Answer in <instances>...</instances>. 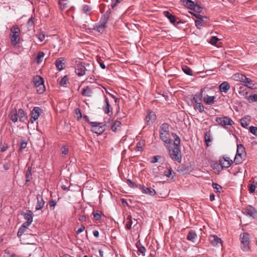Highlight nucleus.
<instances>
[{
    "instance_id": "obj_52",
    "label": "nucleus",
    "mask_w": 257,
    "mask_h": 257,
    "mask_svg": "<svg viewBox=\"0 0 257 257\" xmlns=\"http://www.w3.org/2000/svg\"><path fill=\"white\" fill-rule=\"evenodd\" d=\"M173 172V170L171 168H170L169 169H168L167 171H165L164 172V174L165 176L167 177H170L171 176Z\"/></svg>"
},
{
    "instance_id": "obj_63",
    "label": "nucleus",
    "mask_w": 257,
    "mask_h": 257,
    "mask_svg": "<svg viewBox=\"0 0 257 257\" xmlns=\"http://www.w3.org/2000/svg\"><path fill=\"white\" fill-rule=\"evenodd\" d=\"M160 158L158 156H155L153 157L152 160H151V163L154 164L158 161L159 158Z\"/></svg>"
},
{
    "instance_id": "obj_13",
    "label": "nucleus",
    "mask_w": 257,
    "mask_h": 257,
    "mask_svg": "<svg viewBox=\"0 0 257 257\" xmlns=\"http://www.w3.org/2000/svg\"><path fill=\"white\" fill-rule=\"evenodd\" d=\"M124 223L126 229H130L132 226H135L138 223L137 220L133 219L131 215H128L124 220Z\"/></svg>"
},
{
    "instance_id": "obj_38",
    "label": "nucleus",
    "mask_w": 257,
    "mask_h": 257,
    "mask_svg": "<svg viewBox=\"0 0 257 257\" xmlns=\"http://www.w3.org/2000/svg\"><path fill=\"white\" fill-rule=\"evenodd\" d=\"M109 20V17L108 16H107V15H103L101 18V19L100 20V23H102V24H104V25H107V22Z\"/></svg>"
},
{
    "instance_id": "obj_41",
    "label": "nucleus",
    "mask_w": 257,
    "mask_h": 257,
    "mask_svg": "<svg viewBox=\"0 0 257 257\" xmlns=\"http://www.w3.org/2000/svg\"><path fill=\"white\" fill-rule=\"evenodd\" d=\"M238 93L242 96H246L247 94V92L244 88V87H240L238 90Z\"/></svg>"
},
{
    "instance_id": "obj_57",
    "label": "nucleus",
    "mask_w": 257,
    "mask_h": 257,
    "mask_svg": "<svg viewBox=\"0 0 257 257\" xmlns=\"http://www.w3.org/2000/svg\"><path fill=\"white\" fill-rule=\"evenodd\" d=\"M144 144L143 142L140 141L137 144V147L139 151H142L143 150V145Z\"/></svg>"
},
{
    "instance_id": "obj_32",
    "label": "nucleus",
    "mask_w": 257,
    "mask_h": 257,
    "mask_svg": "<svg viewBox=\"0 0 257 257\" xmlns=\"http://www.w3.org/2000/svg\"><path fill=\"white\" fill-rule=\"evenodd\" d=\"M194 109L196 110H198L199 112H202L203 111H204V107L201 102L196 103V104L194 106Z\"/></svg>"
},
{
    "instance_id": "obj_64",
    "label": "nucleus",
    "mask_w": 257,
    "mask_h": 257,
    "mask_svg": "<svg viewBox=\"0 0 257 257\" xmlns=\"http://www.w3.org/2000/svg\"><path fill=\"white\" fill-rule=\"evenodd\" d=\"M31 223L32 222L26 221L24 222L21 226L27 229L31 224Z\"/></svg>"
},
{
    "instance_id": "obj_60",
    "label": "nucleus",
    "mask_w": 257,
    "mask_h": 257,
    "mask_svg": "<svg viewBox=\"0 0 257 257\" xmlns=\"http://www.w3.org/2000/svg\"><path fill=\"white\" fill-rule=\"evenodd\" d=\"M83 10L86 14H88V13L90 11V8L88 5H84L83 7Z\"/></svg>"
},
{
    "instance_id": "obj_28",
    "label": "nucleus",
    "mask_w": 257,
    "mask_h": 257,
    "mask_svg": "<svg viewBox=\"0 0 257 257\" xmlns=\"http://www.w3.org/2000/svg\"><path fill=\"white\" fill-rule=\"evenodd\" d=\"M180 1L184 6L190 10H192L194 7L195 3L191 0H180Z\"/></svg>"
},
{
    "instance_id": "obj_19",
    "label": "nucleus",
    "mask_w": 257,
    "mask_h": 257,
    "mask_svg": "<svg viewBox=\"0 0 257 257\" xmlns=\"http://www.w3.org/2000/svg\"><path fill=\"white\" fill-rule=\"evenodd\" d=\"M243 213L247 215L253 217L256 215L257 212L254 208L249 206L244 209Z\"/></svg>"
},
{
    "instance_id": "obj_14",
    "label": "nucleus",
    "mask_w": 257,
    "mask_h": 257,
    "mask_svg": "<svg viewBox=\"0 0 257 257\" xmlns=\"http://www.w3.org/2000/svg\"><path fill=\"white\" fill-rule=\"evenodd\" d=\"M139 188L143 194L151 196H154L156 194V191L151 187L147 188L144 185H139Z\"/></svg>"
},
{
    "instance_id": "obj_22",
    "label": "nucleus",
    "mask_w": 257,
    "mask_h": 257,
    "mask_svg": "<svg viewBox=\"0 0 257 257\" xmlns=\"http://www.w3.org/2000/svg\"><path fill=\"white\" fill-rule=\"evenodd\" d=\"M65 59L63 57H60L57 59L55 61V65L57 69L59 71L62 70L64 68Z\"/></svg>"
},
{
    "instance_id": "obj_5",
    "label": "nucleus",
    "mask_w": 257,
    "mask_h": 257,
    "mask_svg": "<svg viewBox=\"0 0 257 257\" xmlns=\"http://www.w3.org/2000/svg\"><path fill=\"white\" fill-rule=\"evenodd\" d=\"M11 34L10 35L11 44L17 45L19 43L20 30L17 25H14L11 29Z\"/></svg>"
},
{
    "instance_id": "obj_40",
    "label": "nucleus",
    "mask_w": 257,
    "mask_h": 257,
    "mask_svg": "<svg viewBox=\"0 0 257 257\" xmlns=\"http://www.w3.org/2000/svg\"><path fill=\"white\" fill-rule=\"evenodd\" d=\"M59 5H60L61 9H64L67 7V0H59Z\"/></svg>"
},
{
    "instance_id": "obj_29",
    "label": "nucleus",
    "mask_w": 257,
    "mask_h": 257,
    "mask_svg": "<svg viewBox=\"0 0 257 257\" xmlns=\"http://www.w3.org/2000/svg\"><path fill=\"white\" fill-rule=\"evenodd\" d=\"M33 82L35 86L37 87L40 84L44 83V80L42 77L37 75L33 78Z\"/></svg>"
},
{
    "instance_id": "obj_20",
    "label": "nucleus",
    "mask_w": 257,
    "mask_h": 257,
    "mask_svg": "<svg viewBox=\"0 0 257 257\" xmlns=\"http://www.w3.org/2000/svg\"><path fill=\"white\" fill-rule=\"evenodd\" d=\"M219 88L221 92L227 93L230 88L229 84L227 81H224L219 85Z\"/></svg>"
},
{
    "instance_id": "obj_44",
    "label": "nucleus",
    "mask_w": 257,
    "mask_h": 257,
    "mask_svg": "<svg viewBox=\"0 0 257 257\" xmlns=\"http://www.w3.org/2000/svg\"><path fill=\"white\" fill-rule=\"evenodd\" d=\"M75 114L78 120H80L82 117L80 109L78 108L75 109Z\"/></svg>"
},
{
    "instance_id": "obj_59",
    "label": "nucleus",
    "mask_w": 257,
    "mask_h": 257,
    "mask_svg": "<svg viewBox=\"0 0 257 257\" xmlns=\"http://www.w3.org/2000/svg\"><path fill=\"white\" fill-rule=\"evenodd\" d=\"M182 24H183V22H182L181 20H179L178 21H177V20L176 22L173 23L172 24H173L175 27L177 28H180V27L179 25Z\"/></svg>"
},
{
    "instance_id": "obj_51",
    "label": "nucleus",
    "mask_w": 257,
    "mask_h": 257,
    "mask_svg": "<svg viewBox=\"0 0 257 257\" xmlns=\"http://www.w3.org/2000/svg\"><path fill=\"white\" fill-rule=\"evenodd\" d=\"M68 81V78L66 76H65L61 79L60 81V85L61 86H64L65 84L67 83Z\"/></svg>"
},
{
    "instance_id": "obj_10",
    "label": "nucleus",
    "mask_w": 257,
    "mask_h": 257,
    "mask_svg": "<svg viewBox=\"0 0 257 257\" xmlns=\"http://www.w3.org/2000/svg\"><path fill=\"white\" fill-rule=\"evenodd\" d=\"M86 69L82 62L79 61L75 67V72L78 76H82L85 74Z\"/></svg>"
},
{
    "instance_id": "obj_43",
    "label": "nucleus",
    "mask_w": 257,
    "mask_h": 257,
    "mask_svg": "<svg viewBox=\"0 0 257 257\" xmlns=\"http://www.w3.org/2000/svg\"><path fill=\"white\" fill-rule=\"evenodd\" d=\"M93 217L95 220H99L101 218V212L97 211L96 212H93Z\"/></svg>"
},
{
    "instance_id": "obj_27",
    "label": "nucleus",
    "mask_w": 257,
    "mask_h": 257,
    "mask_svg": "<svg viewBox=\"0 0 257 257\" xmlns=\"http://www.w3.org/2000/svg\"><path fill=\"white\" fill-rule=\"evenodd\" d=\"M197 238V235L194 230H190L187 236V240L192 241V242H195L196 239Z\"/></svg>"
},
{
    "instance_id": "obj_21",
    "label": "nucleus",
    "mask_w": 257,
    "mask_h": 257,
    "mask_svg": "<svg viewBox=\"0 0 257 257\" xmlns=\"http://www.w3.org/2000/svg\"><path fill=\"white\" fill-rule=\"evenodd\" d=\"M164 16L166 17L171 24L175 22L177 20H179L175 16L171 14L169 11H165L163 12Z\"/></svg>"
},
{
    "instance_id": "obj_45",
    "label": "nucleus",
    "mask_w": 257,
    "mask_h": 257,
    "mask_svg": "<svg viewBox=\"0 0 257 257\" xmlns=\"http://www.w3.org/2000/svg\"><path fill=\"white\" fill-rule=\"evenodd\" d=\"M126 181H127V183L128 185L131 188H135L139 187V185H137V184H136L130 179H127Z\"/></svg>"
},
{
    "instance_id": "obj_54",
    "label": "nucleus",
    "mask_w": 257,
    "mask_h": 257,
    "mask_svg": "<svg viewBox=\"0 0 257 257\" xmlns=\"http://www.w3.org/2000/svg\"><path fill=\"white\" fill-rule=\"evenodd\" d=\"M11 164L10 162H5L3 164V168L6 171L9 170L11 168Z\"/></svg>"
},
{
    "instance_id": "obj_16",
    "label": "nucleus",
    "mask_w": 257,
    "mask_h": 257,
    "mask_svg": "<svg viewBox=\"0 0 257 257\" xmlns=\"http://www.w3.org/2000/svg\"><path fill=\"white\" fill-rule=\"evenodd\" d=\"M156 119V115L154 112H148L146 117V121L147 125L152 124Z\"/></svg>"
},
{
    "instance_id": "obj_23",
    "label": "nucleus",
    "mask_w": 257,
    "mask_h": 257,
    "mask_svg": "<svg viewBox=\"0 0 257 257\" xmlns=\"http://www.w3.org/2000/svg\"><path fill=\"white\" fill-rule=\"evenodd\" d=\"M107 25L100 22L95 24L93 27V29L97 32L102 33L106 28Z\"/></svg>"
},
{
    "instance_id": "obj_30",
    "label": "nucleus",
    "mask_w": 257,
    "mask_h": 257,
    "mask_svg": "<svg viewBox=\"0 0 257 257\" xmlns=\"http://www.w3.org/2000/svg\"><path fill=\"white\" fill-rule=\"evenodd\" d=\"M203 89L196 93L193 96V100L195 103L201 102L202 97Z\"/></svg>"
},
{
    "instance_id": "obj_7",
    "label": "nucleus",
    "mask_w": 257,
    "mask_h": 257,
    "mask_svg": "<svg viewBox=\"0 0 257 257\" xmlns=\"http://www.w3.org/2000/svg\"><path fill=\"white\" fill-rule=\"evenodd\" d=\"M245 149L242 145H237L236 155L234 159V162L236 164H239L242 162L245 157Z\"/></svg>"
},
{
    "instance_id": "obj_47",
    "label": "nucleus",
    "mask_w": 257,
    "mask_h": 257,
    "mask_svg": "<svg viewBox=\"0 0 257 257\" xmlns=\"http://www.w3.org/2000/svg\"><path fill=\"white\" fill-rule=\"evenodd\" d=\"M26 229L24 227H23L22 226H21L18 230V233H17V236L19 237H21V236L23 235V234L25 232Z\"/></svg>"
},
{
    "instance_id": "obj_3",
    "label": "nucleus",
    "mask_w": 257,
    "mask_h": 257,
    "mask_svg": "<svg viewBox=\"0 0 257 257\" xmlns=\"http://www.w3.org/2000/svg\"><path fill=\"white\" fill-rule=\"evenodd\" d=\"M9 116L11 120L13 122H16L18 120V119H19L20 121L24 122L26 117V114L23 109L20 108L18 110H12L10 112Z\"/></svg>"
},
{
    "instance_id": "obj_4",
    "label": "nucleus",
    "mask_w": 257,
    "mask_h": 257,
    "mask_svg": "<svg viewBox=\"0 0 257 257\" xmlns=\"http://www.w3.org/2000/svg\"><path fill=\"white\" fill-rule=\"evenodd\" d=\"M241 248L243 251L250 250V235L247 232H243L240 235Z\"/></svg>"
},
{
    "instance_id": "obj_62",
    "label": "nucleus",
    "mask_w": 257,
    "mask_h": 257,
    "mask_svg": "<svg viewBox=\"0 0 257 257\" xmlns=\"http://www.w3.org/2000/svg\"><path fill=\"white\" fill-rule=\"evenodd\" d=\"M27 143L25 142H23L20 144L19 150L22 151L26 148Z\"/></svg>"
},
{
    "instance_id": "obj_18",
    "label": "nucleus",
    "mask_w": 257,
    "mask_h": 257,
    "mask_svg": "<svg viewBox=\"0 0 257 257\" xmlns=\"http://www.w3.org/2000/svg\"><path fill=\"white\" fill-rule=\"evenodd\" d=\"M102 109L105 113L108 114L112 111V108L109 104L108 99L105 95H104V104L102 106Z\"/></svg>"
},
{
    "instance_id": "obj_24",
    "label": "nucleus",
    "mask_w": 257,
    "mask_h": 257,
    "mask_svg": "<svg viewBox=\"0 0 257 257\" xmlns=\"http://www.w3.org/2000/svg\"><path fill=\"white\" fill-rule=\"evenodd\" d=\"M215 98L214 96H209L207 94L203 97V101L207 105H212L214 103Z\"/></svg>"
},
{
    "instance_id": "obj_25",
    "label": "nucleus",
    "mask_w": 257,
    "mask_h": 257,
    "mask_svg": "<svg viewBox=\"0 0 257 257\" xmlns=\"http://www.w3.org/2000/svg\"><path fill=\"white\" fill-rule=\"evenodd\" d=\"M21 214L24 216V218L27 220V221L30 222H33V216L32 211L31 210H28L26 212L23 211Z\"/></svg>"
},
{
    "instance_id": "obj_33",
    "label": "nucleus",
    "mask_w": 257,
    "mask_h": 257,
    "mask_svg": "<svg viewBox=\"0 0 257 257\" xmlns=\"http://www.w3.org/2000/svg\"><path fill=\"white\" fill-rule=\"evenodd\" d=\"M182 70L186 74L188 75H193L192 70L187 66H183L182 67Z\"/></svg>"
},
{
    "instance_id": "obj_35",
    "label": "nucleus",
    "mask_w": 257,
    "mask_h": 257,
    "mask_svg": "<svg viewBox=\"0 0 257 257\" xmlns=\"http://www.w3.org/2000/svg\"><path fill=\"white\" fill-rule=\"evenodd\" d=\"M36 87L37 91L39 94H42L45 91V87L44 86V83H42Z\"/></svg>"
},
{
    "instance_id": "obj_61",
    "label": "nucleus",
    "mask_w": 257,
    "mask_h": 257,
    "mask_svg": "<svg viewBox=\"0 0 257 257\" xmlns=\"http://www.w3.org/2000/svg\"><path fill=\"white\" fill-rule=\"evenodd\" d=\"M194 8H192V10H194L195 11H197L198 12H200L202 10V8L200 7L198 5L195 3V6Z\"/></svg>"
},
{
    "instance_id": "obj_49",
    "label": "nucleus",
    "mask_w": 257,
    "mask_h": 257,
    "mask_svg": "<svg viewBox=\"0 0 257 257\" xmlns=\"http://www.w3.org/2000/svg\"><path fill=\"white\" fill-rule=\"evenodd\" d=\"M62 153L64 155H66L69 152V149L67 146H63L61 148Z\"/></svg>"
},
{
    "instance_id": "obj_15",
    "label": "nucleus",
    "mask_w": 257,
    "mask_h": 257,
    "mask_svg": "<svg viewBox=\"0 0 257 257\" xmlns=\"http://www.w3.org/2000/svg\"><path fill=\"white\" fill-rule=\"evenodd\" d=\"M209 240L212 245L219 246L222 245V240L216 235H210L209 237Z\"/></svg>"
},
{
    "instance_id": "obj_8",
    "label": "nucleus",
    "mask_w": 257,
    "mask_h": 257,
    "mask_svg": "<svg viewBox=\"0 0 257 257\" xmlns=\"http://www.w3.org/2000/svg\"><path fill=\"white\" fill-rule=\"evenodd\" d=\"M219 163V164L216 165L217 167H214V169H218V171H221L223 168H228L231 166L232 161L229 157H223L220 159Z\"/></svg>"
},
{
    "instance_id": "obj_56",
    "label": "nucleus",
    "mask_w": 257,
    "mask_h": 257,
    "mask_svg": "<svg viewBox=\"0 0 257 257\" xmlns=\"http://www.w3.org/2000/svg\"><path fill=\"white\" fill-rule=\"evenodd\" d=\"M57 202L54 200H51L49 202V205L51 210H54L55 206L56 205Z\"/></svg>"
},
{
    "instance_id": "obj_48",
    "label": "nucleus",
    "mask_w": 257,
    "mask_h": 257,
    "mask_svg": "<svg viewBox=\"0 0 257 257\" xmlns=\"http://www.w3.org/2000/svg\"><path fill=\"white\" fill-rule=\"evenodd\" d=\"M122 0H111V7L114 9Z\"/></svg>"
},
{
    "instance_id": "obj_31",
    "label": "nucleus",
    "mask_w": 257,
    "mask_h": 257,
    "mask_svg": "<svg viewBox=\"0 0 257 257\" xmlns=\"http://www.w3.org/2000/svg\"><path fill=\"white\" fill-rule=\"evenodd\" d=\"M44 56V52L42 51H40L38 52L36 57V61L38 64H40L42 62Z\"/></svg>"
},
{
    "instance_id": "obj_12",
    "label": "nucleus",
    "mask_w": 257,
    "mask_h": 257,
    "mask_svg": "<svg viewBox=\"0 0 257 257\" xmlns=\"http://www.w3.org/2000/svg\"><path fill=\"white\" fill-rule=\"evenodd\" d=\"M42 109L39 107H35L31 112L30 122L33 123L40 116Z\"/></svg>"
},
{
    "instance_id": "obj_6",
    "label": "nucleus",
    "mask_w": 257,
    "mask_h": 257,
    "mask_svg": "<svg viewBox=\"0 0 257 257\" xmlns=\"http://www.w3.org/2000/svg\"><path fill=\"white\" fill-rule=\"evenodd\" d=\"M232 79L236 81H240L244 84V86L249 88H253L254 84L251 83V79L247 78L244 75L238 73H235L232 76Z\"/></svg>"
},
{
    "instance_id": "obj_1",
    "label": "nucleus",
    "mask_w": 257,
    "mask_h": 257,
    "mask_svg": "<svg viewBox=\"0 0 257 257\" xmlns=\"http://www.w3.org/2000/svg\"><path fill=\"white\" fill-rule=\"evenodd\" d=\"M172 136L175 140L172 146L169 148V155L173 161L180 163L182 161V156L179 148L180 139L175 133H172Z\"/></svg>"
},
{
    "instance_id": "obj_55",
    "label": "nucleus",
    "mask_w": 257,
    "mask_h": 257,
    "mask_svg": "<svg viewBox=\"0 0 257 257\" xmlns=\"http://www.w3.org/2000/svg\"><path fill=\"white\" fill-rule=\"evenodd\" d=\"M36 37L39 39L40 42L43 41L45 38V35L42 33L37 34Z\"/></svg>"
},
{
    "instance_id": "obj_46",
    "label": "nucleus",
    "mask_w": 257,
    "mask_h": 257,
    "mask_svg": "<svg viewBox=\"0 0 257 257\" xmlns=\"http://www.w3.org/2000/svg\"><path fill=\"white\" fill-rule=\"evenodd\" d=\"M247 100L249 102H255L257 101V94H254L249 96L247 97Z\"/></svg>"
},
{
    "instance_id": "obj_34",
    "label": "nucleus",
    "mask_w": 257,
    "mask_h": 257,
    "mask_svg": "<svg viewBox=\"0 0 257 257\" xmlns=\"http://www.w3.org/2000/svg\"><path fill=\"white\" fill-rule=\"evenodd\" d=\"M137 247L138 250L142 254L143 256L145 255L146 248L141 243H137Z\"/></svg>"
},
{
    "instance_id": "obj_11",
    "label": "nucleus",
    "mask_w": 257,
    "mask_h": 257,
    "mask_svg": "<svg viewBox=\"0 0 257 257\" xmlns=\"http://www.w3.org/2000/svg\"><path fill=\"white\" fill-rule=\"evenodd\" d=\"M91 125V131L95 134H101L104 131V128L103 126H100V123L97 122H90Z\"/></svg>"
},
{
    "instance_id": "obj_37",
    "label": "nucleus",
    "mask_w": 257,
    "mask_h": 257,
    "mask_svg": "<svg viewBox=\"0 0 257 257\" xmlns=\"http://www.w3.org/2000/svg\"><path fill=\"white\" fill-rule=\"evenodd\" d=\"M121 122L119 121L116 120L113 123V125L111 126V130L113 132H115L117 131V127L120 126Z\"/></svg>"
},
{
    "instance_id": "obj_53",
    "label": "nucleus",
    "mask_w": 257,
    "mask_h": 257,
    "mask_svg": "<svg viewBox=\"0 0 257 257\" xmlns=\"http://www.w3.org/2000/svg\"><path fill=\"white\" fill-rule=\"evenodd\" d=\"M219 41V39L216 36H212L210 39V43L212 45L216 44L218 41Z\"/></svg>"
},
{
    "instance_id": "obj_17",
    "label": "nucleus",
    "mask_w": 257,
    "mask_h": 257,
    "mask_svg": "<svg viewBox=\"0 0 257 257\" xmlns=\"http://www.w3.org/2000/svg\"><path fill=\"white\" fill-rule=\"evenodd\" d=\"M36 198L37 202L36 205L35 209L37 211L41 210L44 207L45 201H44L42 196L40 194H38Z\"/></svg>"
},
{
    "instance_id": "obj_39",
    "label": "nucleus",
    "mask_w": 257,
    "mask_h": 257,
    "mask_svg": "<svg viewBox=\"0 0 257 257\" xmlns=\"http://www.w3.org/2000/svg\"><path fill=\"white\" fill-rule=\"evenodd\" d=\"M205 141L207 146H208V143L211 141L210 132H207L205 135Z\"/></svg>"
},
{
    "instance_id": "obj_50",
    "label": "nucleus",
    "mask_w": 257,
    "mask_h": 257,
    "mask_svg": "<svg viewBox=\"0 0 257 257\" xmlns=\"http://www.w3.org/2000/svg\"><path fill=\"white\" fill-rule=\"evenodd\" d=\"M249 131L251 134L257 136V127L250 126L249 127Z\"/></svg>"
},
{
    "instance_id": "obj_36",
    "label": "nucleus",
    "mask_w": 257,
    "mask_h": 257,
    "mask_svg": "<svg viewBox=\"0 0 257 257\" xmlns=\"http://www.w3.org/2000/svg\"><path fill=\"white\" fill-rule=\"evenodd\" d=\"M256 185V182L253 181L252 184L249 186L248 191L250 193H253L254 192Z\"/></svg>"
},
{
    "instance_id": "obj_58",
    "label": "nucleus",
    "mask_w": 257,
    "mask_h": 257,
    "mask_svg": "<svg viewBox=\"0 0 257 257\" xmlns=\"http://www.w3.org/2000/svg\"><path fill=\"white\" fill-rule=\"evenodd\" d=\"M195 26L198 29H200L201 28V27L202 26V24L200 20H195Z\"/></svg>"
},
{
    "instance_id": "obj_9",
    "label": "nucleus",
    "mask_w": 257,
    "mask_h": 257,
    "mask_svg": "<svg viewBox=\"0 0 257 257\" xmlns=\"http://www.w3.org/2000/svg\"><path fill=\"white\" fill-rule=\"evenodd\" d=\"M216 121L223 126L232 125L234 123L233 120L228 116L218 117Z\"/></svg>"
},
{
    "instance_id": "obj_42",
    "label": "nucleus",
    "mask_w": 257,
    "mask_h": 257,
    "mask_svg": "<svg viewBox=\"0 0 257 257\" xmlns=\"http://www.w3.org/2000/svg\"><path fill=\"white\" fill-rule=\"evenodd\" d=\"M212 186L216 192H220L222 190L221 186L217 183H213Z\"/></svg>"
},
{
    "instance_id": "obj_26",
    "label": "nucleus",
    "mask_w": 257,
    "mask_h": 257,
    "mask_svg": "<svg viewBox=\"0 0 257 257\" xmlns=\"http://www.w3.org/2000/svg\"><path fill=\"white\" fill-rule=\"evenodd\" d=\"M92 93L93 92L91 89L88 86L83 87L81 91L82 95L85 96L91 97Z\"/></svg>"
},
{
    "instance_id": "obj_2",
    "label": "nucleus",
    "mask_w": 257,
    "mask_h": 257,
    "mask_svg": "<svg viewBox=\"0 0 257 257\" xmlns=\"http://www.w3.org/2000/svg\"><path fill=\"white\" fill-rule=\"evenodd\" d=\"M160 137L166 144H170L172 140L169 138V125L167 123H163L160 126Z\"/></svg>"
}]
</instances>
